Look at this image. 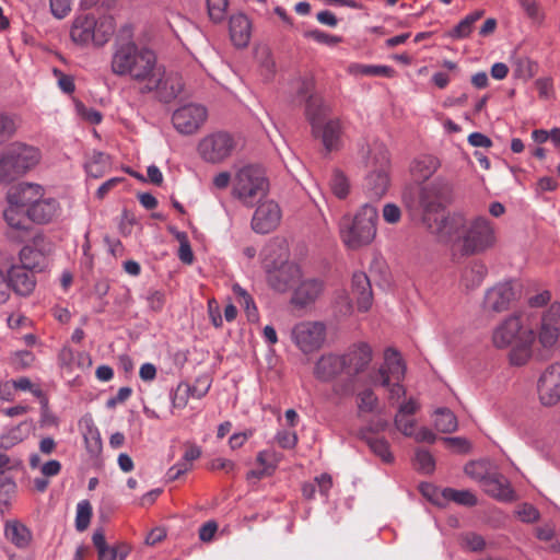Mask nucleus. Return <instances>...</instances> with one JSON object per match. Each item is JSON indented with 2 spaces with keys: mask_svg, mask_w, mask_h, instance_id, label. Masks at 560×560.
I'll use <instances>...</instances> for the list:
<instances>
[{
  "mask_svg": "<svg viewBox=\"0 0 560 560\" xmlns=\"http://www.w3.org/2000/svg\"><path fill=\"white\" fill-rule=\"evenodd\" d=\"M442 186L441 180H434L420 190L419 202L425 229L439 242L451 246L463 256L480 255L494 247L495 228L486 217H476L469 221L459 211L442 213Z\"/></svg>",
  "mask_w": 560,
  "mask_h": 560,
  "instance_id": "obj_1",
  "label": "nucleus"
},
{
  "mask_svg": "<svg viewBox=\"0 0 560 560\" xmlns=\"http://www.w3.org/2000/svg\"><path fill=\"white\" fill-rule=\"evenodd\" d=\"M110 70L116 75H128L137 82L145 83L144 92H152L161 81V68L158 67L155 54L149 48L138 47L133 42L115 46Z\"/></svg>",
  "mask_w": 560,
  "mask_h": 560,
  "instance_id": "obj_2",
  "label": "nucleus"
},
{
  "mask_svg": "<svg viewBox=\"0 0 560 560\" xmlns=\"http://www.w3.org/2000/svg\"><path fill=\"white\" fill-rule=\"evenodd\" d=\"M533 313L520 312L505 317L492 332L493 346L498 349L512 347L509 359L511 364L522 366L532 357V347L536 331L529 325Z\"/></svg>",
  "mask_w": 560,
  "mask_h": 560,
  "instance_id": "obj_3",
  "label": "nucleus"
},
{
  "mask_svg": "<svg viewBox=\"0 0 560 560\" xmlns=\"http://www.w3.org/2000/svg\"><path fill=\"white\" fill-rule=\"evenodd\" d=\"M332 108L320 95H311L305 108V117L311 125L312 133L320 139L327 152L337 151L342 145L343 126L339 118H330Z\"/></svg>",
  "mask_w": 560,
  "mask_h": 560,
  "instance_id": "obj_4",
  "label": "nucleus"
},
{
  "mask_svg": "<svg viewBox=\"0 0 560 560\" xmlns=\"http://www.w3.org/2000/svg\"><path fill=\"white\" fill-rule=\"evenodd\" d=\"M269 178L260 164H245L238 167L232 182L231 195L243 206L253 208L269 191Z\"/></svg>",
  "mask_w": 560,
  "mask_h": 560,
  "instance_id": "obj_5",
  "label": "nucleus"
},
{
  "mask_svg": "<svg viewBox=\"0 0 560 560\" xmlns=\"http://www.w3.org/2000/svg\"><path fill=\"white\" fill-rule=\"evenodd\" d=\"M37 148L12 142L0 151V184L10 185L32 171L40 161Z\"/></svg>",
  "mask_w": 560,
  "mask_h": 560,
  "instance_id": "obj_6",
  "label": "nucleus"
},
{
  "mask_svg": "<svg viewBox=\"0 0 560 560\" xmlns=\"http://www.w3.org/2000/svg\"><path fill=\"white\" fill-rule=\"evenodd\" d=\"M406 375V364L397 350L387 348L384 351V362L370 374L373 385L382 386L388 390V400L394 404L406 395L402 381Z\"/></svg>",
  "mask_w": 560,
  "mask_h": 560,
  "instance_id": "obj_7",
  "label": "nucleus"
},
{
  "mask_svg": "<svg viewBox=\"0 0 560 560\" xmlns=\"http://www.w3.org/2000/svg\"><path fill=\"white\" fill-rule=\"evenodd\" d=\"M377 210L365 203L357 212L352 221L343 220L340 226L341 238L350 249L369 245L376 235Z\"/></svg>",
  "mask_w": 560,
  "mask_h": 560,
  "instance_id": "obj_8",
  "label": "nucleus"
},
{
  "mask_svg": "<svg viewBox=\"0 0 560 560\" xmlns=\"http://www.w3.org/2000/svg\"><path fill=\"white\" fill-rule=\"evenodd\" d=\"M236 148L234 137L226 131L207 135L198 143L200 158L211 164H219L229 159Z\"/></svg>",
  "mask_w": 560,
  "mask_h": 560,
  "instance_id": "obj_9",
  "label": "nucleus"
},
{
  "mask_svg": "<svg viewBox=\"0 0 560 560\" xmlns=\"http://www.w3.org/2000/svg\"><path fill=\"white\" fill-rule=\"evenodd\" d=\"M388 163L389 159L386 149L382 145H376L373 149V163L366 161V164H373L377 167L369 173L364 183L365 194L372 200L381 199L387 191L389 184Z\"/></svg>",
  "mask_w": 560,
  "mask_h": 560,
  "instance_id": "obj_10",
  "label": "nucleus"
},
{
  "mask_svg": "<svg viewBox=\"0 0 560 560\" xmlns=\"http://www.w3.org/2000/svg\"><path fill=\"white\" fill-rule=\"evenodd\" d=\"M264 269L270 288L280 293L289 291L302 278L301 268L290 261H282L280 265H277L276 261H269L265 258Z\"/></svg>",
  "mask_w": 560,
  "mask_h": 560,
  "instance_id": "obj_11",
  "label": "nucleus"
},
{
  "mask_svg": "<svg viewBox=\"0 0 560 560\" xmlns=\"http://www.w3.org/2000/svg\"><path fill=\"white\" fill-rule=\"evenodd\" d=\"M104 27L105 25L103 23L97 24L92 15L79 16L73 22L70 36L73 42L82 45L93 42L101 46L109 39L114 32L110 25L103 30Z\"/></svg>",
  "mask_w": 560,
  "mask_h": 560,
  "instance_id": "obj_12",
  "label": "nucleus"
},
{
  "mask_svg": "<svg viewBox=\"0 0 560 560\" xmlns=\"http://www.w3.org/2000/svg\"><path fill=\"white\" fill-rule=\"evenodd\" d=\"M291 338L303 353H312L323 346L326 326L320 322H301L292 328Z\"/></svg>",
  "mask_w": 560,
  "mask_h": 560,
  "instance_id": "obj_13",
  "label": "nucleus"
},
{
  "mask_svg": "<svg viewBox=\"0 0 560 560\" xmlns=\"http://www.w3.org/2000/svg\"><path fill=\"white\" fill-rule=\"evenodd\" d=\"M208 113L199 104H186L177 108L172 115L174 128L182 135L189 136L197 132L205 124Z\"/></svg>",
  "mask_w": 560,
  "mask_h": 560,
  "instance_id": "obj_14",
  "label": "nucleus"
},
{
  "mask_svg": "<svg viewBox=\"0 0 560 560\" xmlns=\"http://www.w3.org/2000/svg\"><path fill=\"white\" fill-rule=\"evenodd\" d=\"M516 294L517 293L513 281H500L486 290L482 301V308L486 312H505L515 302Z\"/></svg>",
  "mask_w": 560,
  "mask_h": 560,
  "instance_id": "obj_15",
  "label": "nucleus"
},
{
  "mask_svg": "<svg viewBox=\"0 0 560 560\" xmlns=\"http://www.w3.org/2000/svg\"><path fill=\"white\" fill-rule=\"evenodd\" d=\"M536 339L544 349H552L560 339V303L551 304L540 317Z\"/></svg>",
  "mask_w": 560,
  "mask_h": 560,
  "instance_id": "obj_16",
  "label": "nucleus"
},
{
  "mask_svg": "<svg viewBox=\"0 0 560 560\" xmlns=\"http://www.w3.org/2000/svg\"><path fill=\"white\" fill-rule=\"evenodd\" d=\"M539 401L544 406H555L560 401V362L549 364L537 381Z\"/></svg>",
  "mask_w": 560,
  "mask_h": 560,
  "instance_id": "obj_17",
  "label": "nucleus"
},
{
  "mask_svg": "<svg viewBox=\"0 0 560 560\" xmlns=\"http://www.w3.org/2000/svg\"><path fill=\"white\" fill-rule=\"evenodd\" d=\"M345 374L350 377L363 373L373 359V350L366 342L360 341L351 345L341 354Z\"/></svg>",
  "mask_w": 560,
  "mask_h": 560,
  "instance_id": "obj_18",
  "label": "nucleus"
},
{
  "mask_svg": "<svg viewBox=\"0 0 560 560\" xmlns=\"http://www.w3.org/2000/svg\"><path fill=\"white\" fill-rule=\"evenodd\" d=\"M281 209L273 200H265L254 212L252 219V229L259 234H267L273 231L280 223Z\"/></svg>",
  "mask_w": 560,
  "mask_h": 560,
  "instance_id": "obj_19",
  "label": "nucleus"
},
{
  "mask_svg": "<svg viewBox=\"0 0 560 560\" xmlns=\"http://www.w3.org/2000/svg\"><path fill=\"white\" fill-rule=\"evenodd\" d=\"M40 197H43V187L40 185L23 183L9 189L7 202L28 210Z\"/></svg>",
  "mask_w": 560,
  "mask_h": 560,
  "instance_id": "obj_20",
  "label": "nucleus"
},
{
  "mask_svg": "<svg viewBox=\"0 0 560 560\" xmlns=\"http://www.w3.org/2000/svg\"><path fill=\"white\" fill-rule=\"evenodd\" d=\"M82 435L85 444V450L95 464L101 462L103 452V441L98 428L95 425L92 417L85 416L81 422Z\"/></svg>",
  "mask_w": 560,
  "mask_h": 560,
  "instance_id": "obj_21",
  "label": "nucleus"
},
{
  "mask_svg": "<svg viewBox=\"0 0 560 560\" xmlns=\"http://www.w3.org/2000/svg\"><path fill=\"white\" fill-rule=\"evenodd\" d=\"M481 488L487 494L499 501L508 502L515 499V492L512 489L509 479L504 475L494 470H492L485 479Z\"/></svg>",
  "mask_w": 560,
  "mask_h": 560,
  "instance_id": "obj_22",
  "label": "nucleus"
},
{
  "mask_svg": "<svg viewBox=\"0 0 560 560\" xmlns=\"http://www.w3.org/2000/svg\"><path fill=\"white\" fill-rule=\"evenodd\" d=\"M298 283L291 302L300 307L314 303L324 291V282L316 278L300 280Z\"/></svg>",
  "mask_w": 560,
  "mask_h": 560,
  "instance_id": "obj_23",
  "label": "nucleus"
},
{
  "mask_svg": "<svg viewBox=\"0 0 560 560\" xmlns=\"http://www.w3.org/2000/svg\"><path fill=\"white\" fill-rule=\"evenodd\" d=\"M341 373L345 374L341 355L334 353L322 355L314 368L315 377L322 382H329Z\"/></svg>",
  "mask_w": 560,
  "mask_h": 560,
  "instance_id": "obj_24",
  "label": "nucleus"
},
{
  "mask_svg": "<svg viewBox=\"0 0 560 560\" xmlns=\"http://www.w3.org/2000/svg\"><path fill=\"white\" fill-rule=\"evenodd\" d=\"M8 279L10 289L21 296L30 295L33 292L36 284V280L33 272L19 266H12L9 269Z\"/></svg>",
  "mask_w": 560,
  "mask_h": 560,
  "instance_id": "obj_25",
  "label": "nucleus"
},
{
  "mask_svg": "<svg viewBox=\"0 0 560 560\" xmlns=\"http://www.w3.org/2000/svg\"><path fill=\"white\" fill-rule=\"evenodd\" d=\"M352 294L357 298L358 308L366 312L372 306L373 294L369 277L362 272H354L351 281Z\"/></svg>",
  "mask_w": 560,
  "mask_h": 560,
  "instance_id": "obj_26",
  "label": "nucleus"
},
{
  "mask_svg": "<svg viewBox=\"0 0 560 560\" xmlns=\"http://www.w3.org/2000/svg\"><path fill=\"white\" fill-rule=\"evenodd\" d=\"M60 207L55 198H38L27 210L31 222L44 224L50 222L58 213Z\"/></svg>",
  "mask_w": 560,
  "mask_h": 560,
  "instance_id": "obj_27",
  "label": "nucleus"
},
{
  "mask_svg": "<svg viewBox=\"0 0 560 560\" xmlns=\"http://www.w3.org/2000/svg\"><path fill=\"white\" fill-rule=\"evenodd\" d=\"M230 36L236 47L247 46L250 38V22L243 13L230 18Z\"/></svg>",
  "mask_w": 560,
  "mask_h": 560,
  "instance_id": "obj_28",
  "label": "nucleus"
},
{
  "mask_svg": "<svg viewBox=\"0 0 560 560\" xmlns=\"http://www.w3.org/2000/svg\"><path fill=\"white\" fill-rule=\"evenodd\" d=\"M488 275V268L481 260L470 261L463 270L460 276V283L467 290L478 288Z\"/></svg>",
  "mask_w": 560,
  "mask_h": 560,
  "instance_id": "obj_29",
  "label": "nucleus"
},
{
  "mask_svg": "<svg viewBox=\"0 0 560 560\" xmlns=\"http://www.w3.org/2000/svg\"><path fill=\"white\" fill-rule=\"evenodd\" d=\"M4 536L19 549L27 548L32 540L31 530L16 520L5 522Z\"/></svg>",
  "mask_w": 560,
  "mask_h": 560,
  "instance_id": "obj_30",
  "label": "nucleus"
},
{
  "mask_svg": "<svg viewBox=\"0 0 560 560\" xmlns=\"http://www.w3.org/2000/svg\"><path fill=\"white\" fill-rule=\"evenodd\" d=\"M374 429L366 428L361 431L360 435L362 440L366 442L370 450L378 456L384 463H392L394 460V456L389 450V443L384 438H377L372 435Z\"/></svg>",
  "mask_w": 560,
  "mask_h": 560,
  "instance_id": "obj_31",
  "label": "nucleus"
},
{
  "mask_svg": "<svg viewBox=\"0 0 560 560\" xmlns=\"http://www.w3.org/2000/svg\"><path fill=\"white\" fill-rule=\"evenodd\" d=\"M439 165V160L433 155H420L413 160L410 172L417 180H427L435 173Z\"/></svg>",
  "mask_w": 560,
  "mask_h": 560,
  "instance_id": "obj_32",
  "label": "nucleus"
},
{
  "mask_svg": "<svg viewBox=\"0 0 560 560\" xmlns=\"http://www.w3.org/2000/svg\"><path fill=\"white\" fill-rule=\"evenodd\" d=\"M3 218L7 224L16 231L25 232L31 226V218H28L27 210L16 205L8 203V207L3 210Z\"/></svg>",
  "mask_w": 560,
  "mask_h": 560,
  "instance_id": "obj_33",
  "label": "nucleus"
},
{
  "mask_svg": "<svg viewBox=\"0 0 560 560\" xmlns=\"http://www.w3.org/2000/svg\"><path fill=\"white\" fill-rule=\"evenodd\" d=\"M164 77V71L161 69V81L159 86L154 88L153 91L158 92L161 101L168 103L176 98L183 90V83L178 78Z\"/></svg>",
  "mask_w": 560,
  "mask_h": 560,
  "instance_id": "obj_34",
  "label": "nucleus"
},
{
  "mask_svg": "<svg viewBox=\"0 0 560 560\" xmlns=\"http://www.w3.org/2000/svg\"><path fill=\"white\" fill-rule=\"evenodd\" d=\"M20 261L21 265L19 267H23L28 271L40 270L45 256L42 250L37 249L32 245L24 246L20 252Z\"/></svg>",
  "mask_w": 560,
  "mask_h": 560,
  "instance_id": "obj_35",
  "label": "nucleus"
},
{
  "mask_svg": "<svg viewBox=\"0 0 560 560\" xmlns=\"http://www.w3.org/2000/svg\"><path fill=\"white\" fill-rule=\"evenodd\" d=\"M315 82L313 78L310 77H299L293 79L290 82L291 94L294 98L301 100L305 102V106L307 105V100L311 95H316L314 93Z\"/></svg>",
  "mask_w": 560,
  "mask_h": 560,
  "instance_id": "obj_36",
  "label": "nucleus"
},
{
  "mask_svg": "<svg viewBox=\"0 0 560 560\" xmlns=\"http://www.w3.org/2000/svg\"><path fill=\"white\" fill-rule=\"evenodd\" d=\"M434 427L442 433H452L456 431L457 418L448 408H438L434 411Z\"/></svg>",
  "mask_w": 560,
  "mask_h": 560,
  "instance_id": "obj_37",
  "label": "nucleus"
},
{
  "mask_svg": "<svg viewBox=\"0 0 560 560\" xmlns=\"http://www.w3.org/2000/svg\"><path fill=\"white\" fill-rule=\"evenodd\" d=\"M444 504L446 502H455L465 506H474L477 503L476 495L469 490H456L453 488H444L441 491Z\"/></svg>",
  "mask_w": 560,
  "mask_h": 560,
  "instance_id": "obj_38",
  "label": "nucleus"
},
{
  "mask_svg": "<svg viewBox=\"0 0 560 560\" xmlns=\"http://www.w3.org/2000/svg\"><path fill=\"white\" fill-rule=\"evenodd\" d=\"M350 71L355 74H361V75H366V77H386V78L392 77L394 73V69L388 66L361 65V63L351 65Z\"/></svg>",
  "mask_w": 560,
  "mask_h": 560,
  "instance_id": "obj_39",
  "label": "nucleus"
},
{
  "mask_svg": "<svg viewBox=\"0 0 560 560\" xmlns=\"http://www.w3.org/2000/svg\"><path fill=\"white\" fill-rule=\"evenodd\" d=\"M232 291L235 296L236 302L245 308L247 316L249 319L257 316V307L254 303L250 294L242 288L238 283H234L232 285Z\"/></svg>",
  "mask_w": 560,
  "mask_h": 560,
  "instance_id": "obj_40",
  "label": "nucleus"
},
{
  "mask_svg": "<svg viewBox=\"0 0 560 560\" xmlns=\"http://www.w3.org/2000/svg\"><path fill=\"white\" fill-rule=\"evenodd\" d=\"M464 471L467 476L478 481L481 487L482 482H485V479L490 475L492 470H490L488 462L477 460L466 464Z\"/></svg>",
  "mask_w": 560,
  "mask_h": 560,
  "instance_id": "obj_41",
  "label": "nucleus"
},
{
  "mask_svg": "<svg viewBox=\"0 0 560 560\" xmlns=\"http://www.w3.org/2000/svg\"><path fill=\"white\" fill-rule=\"evenodd\" d=\"M281 454L275 450H264L257 454L256 462L268 474H272L281 460Z\"/></svg>",
  "mask_w": 560,
  "mask_h": 560,
  "instance_id": "obj_42",
  "label": "nucleus"
},
{
  "mask_svg": "<svg viewBox=\"0 0 560 560\" xmlns=\"http://www.w3.org/2000/svg\"><path fill=\"white\" fill-rule=\"evenodd\" d=\"M229 0H207L208 15L213 23H222L228 13Z\"/></svg>",
  "mask_w": 560,
  "mask_h": 560,
  "instance_id": "obj_43",
  "label": "nucleus"
},
{
  "mask_svg": "<svg viewBox=\"0 0 560 560\" xmlns=\"http://www.w3.org/2000/svg\"><path fill=\"white\" fill-rule=\"evenodd\" d=\"M92 516V506L89 501H80L77 505L75 528L83 532L88 528Z\"/></svg>",
  "mask_w": 560,
  "mask_h": 560,
  "instance_id": "obj_44",
  "label": "nucleus"
},
{
  "mask_svg": "<svg viewBox=\"0 0 560 560\" xmlns=\"http://www.w3.org/2000/svg\"><path fill=\"white\" fill-rule=\"evenodd\" d=\"M378 398L371 388L358 394V409L360 412H372L376 408Z\"/></svg>",
  "mask_w": 560,
  "mask_h": 560,
  "instance_id": "obj_45",
  "label": "nucleus"
},
{
  "mask_svg": "<svg viewBox=\"0 0 560 560\" xmlns=\"http://www.w3.org/2000/svg\"><path fill=\"white\" fill-rule=\"evenodd\" d=\"M190 385L187 383H179L176 388H174L171 394V401L173 408L182 409L184 408L189 399Z\"/></svg>",
  "mask_w": 560,
  "mask_h": 560,
  "instance_id": "obj_46",
  "label": "nucleus"
},
{
  "mask_svg": "<svg viewBox=\"0 0 560 560\" xmlns=\"http://www.w3.org/2000/svg\"><path fill=\"white\" fill-rule=\"evenodd\" d=\"M306 38L313 39L318 44H323L326 46H335L341 42V37L336 35H330L320 30H310L304 33Z\"/></svg>",
  "mask_w": 560,
  "mask_h": 560,
  "instance_id": "obj_47",
  "label": "nucleus"
},
{
  "mask_svg": "<svg viewBox=\"0 0 560 560\" xmlns=\"http://www.w3.org/2000/svg\"><path fill=\"white\" fill-rule=\"evenodd\" d=\"M330 187L332 189V192L338 198H345L348 195V191H349L348 179L339 171L334 172L331 179H330Z\"/></svg>",
  "mask_w": 560,
  "mask_h": 560,
  "instance_id": "obj_48",
  "label": "nucleus"
},
{
  "mask_svg": "<svg viewBox=\"0 0 560 560\" xmlns=\"http://www.w3.org/2000/svg\"><path fill=\"white\" fill-rule=\"evenodd\" d=\"M416 463L418 468L425 474L432 472L435 466L433 456L425 450L416 452Z\"/></svg>",
  "mask_w": 560,
  "mask_h": 560,
  "instance_id": "obj_49",
  "label": "nucleus"
},
{
  "mask_svg": "<svg viewBox=\"0 0 560 560\" xmlns=\"http://www.w3.org/2000/svg\"><path fill=\"white\" fill-rule=\"evenodd\" d=\"M394 424L405 436L413 435V430H416V420L409 417H402L401 415H395Z\"/></svg>",
  "mask_w": 560,
  "mask_h": 560,
  "instance_id": "obj_50",
  "label": "nucleus"
},
{
  "mask_svg": "<svg viewBox=\"0 0 560 560\" xmlns=\"http://www.w3.org/2000/svg\"><path fill=\"white\" fill-rule=\"evenodd\" d=\"M526 15L534 22L540 23L542 21V13L539 10V7L536 0H517Z\"/></svg>",
  "mask_w": 560,
  "mask_h": 560,
  "instance_id": "obj_51",
  "label": "nucleus"
},
{
  "mask_svg": "<svg viewBox=\"0 0 560 560\" xmlns=\"http://www.w3.org/2000/svg\"><path fill=\"white\" fill-rule=\"evenodd\" d=\"M275 439L279 446L287 450L294 448L299 441L296 433L288 430L278 431Z\"/></svg>",
  "mask_w": 560,
  "mask_h": 560,
  "instance_id": "obj_52",
  "label": "nucleus"
},
{
  "mask_svg": "<svg viewBox=\"0 0 560 560\" xmlns=\"http://www.w3.org/2000/svg\"><path fill=\"white\" fill-rule=\"evenodd\" d=\"M16 130L15 121L12 117L0 113V142L11 138Z\"/></svg>",
  "mask_w": 560,
  "mask_h": 560,
  "instance_id": "obj_53",
  "label": "nucleus"
},
{
  "mask_svg": "<svg viewBox=\"0 0 560 560\" xmlns=\"http://www.w3.org/2000/svg\"><path fill=\"white\" fill-rule=\"evenodd\" d=\"M129 552L127 546L107 547L103 552L101 551L100 560H125Z\"/></svg>",
  "mask_w": 560,
  "mask_h": 560,
  "instance_id": "obj_54",
  "label": "nucleus"
},
{
  "mask_svg": "<svg viewBox=\"0 0 560 560\" xmlns=\"http://www.w3.org/2000/svg\"><path fill=\"white\" fill-rule=\"evenodd\" d=\"M50 11L57 19H63L71 11L72 0H49Z\"/></svg>",
  "mask_w": 560,
  "mask_h": 560,
  "instance_id": "obj_55",
  "label": "nucleus"
},
{
  "mask_svg": "<svg viewBox=\"0 0 560 560\" xmlns=\"http://www.w3.org/2000/svg\"><path fill=\"white\" fill-rule=\"evenodd\" d=\"M316 487L318 488V491L320 495L324 498V500L328 499L329 491L332 487V478L328 474H322L318 477L315 478Z\"/></svg>",
  "mask_w": 560,
  "mask_h": 560,
  "instance_id": "obj_56",
  "label": "nucleus"
},
{
  "mask_svg": "<svg viewBox=\"0 0 560 560\" xmlns=\"http://www.w3.org/2000/svg\"><path fill=\"white\" fill-rule=\"evenodd\" d=\"M420 409V404L418 399L413 397H409L407 400L401 402L398 407L396 415H401L402 417H409L415 415Z\"/></svg>",
  "mask_w": 560,
  "mask_h": 560,
  "instance_id": "obj_57",
  "label": "nucleus"
},
{
  "mask_svg": "<svg viewBox=\"0 0 560 560\" xmlns=\"http://www.w3.org/2000/svg\"><path fill=\"white\" fill-rule=\"evenodd\" d=\"M12 386L15 389H20V390H24V392L30 390L36 397H40L43 395L42 389H39L38 387L34 388L31 380L25 376L19 377L16 380H12Z\"/></svg>",
  "mask_w": 560,
  "mask_h": 560,
  "instance_id": "obj_58",
  "label": "nucleus"
},
{
  "mask_svg": "<svg viewBox=\"0 0 560 560\" xmlns=\"http://www.w3.org/2000/svg\"><path fill=\"white\" fill-rule=\"evenodd\" d=\"M210 386L211 383L207 378L196 380V384L194 386H190L189 397H194L197 399L202 398L209 392Z\"/></svg>",
  "mask_w": 560,
  "mask_h": 560,
  "instance_id": "obj_59",
  "label": "nucleus"
},
{
  "mask_svg": "<svg viewBox=\"0 0 560 560\" xmlns=\"http://www.w3.org/2000/svg\"><path fill=\"white\" fill-rule=\"evenodd\" d=\"M401 211L395 203H386L383 208V218L387 223L395 224L400 220Z\"/></svg>",
  "mask_w": 560,
  "mask_h": 560,
  "instance_id": "obj_60",
  "label": "nucleus"
},
{
  "mask_svg": "<svg viewBox=\"0 0 560 560\" xmlns=\"http://www.w3.org/2000/svg\"><path fill=\"white\" fill-rule=\"evenodd\" d=\"M472 26L465 18L451 31L450 35L453 38L462 39L469 36Z\"/></svg>",
  "mask_w": 560,
  "mask_h": 560,
  "instance_id": "obj_61",
  "label": "nucleus"
},
{
  "mask_svg": "<svg viewBox=\"0 0 560 560\" xmlns=\"http://www.w3.org/2000/svg\"><path fill=\"white\" fill-rule=\"evenodd\" d=\"M421 491L430 501L439 506H443V497H441V489H438L431 485H422Z\"/></svg>",
  "mask_w": 560,
  "mask_h": 560,
  "instance_id": "obj_62",
  "label": "nucleus"
},
{
  "mask_svg": "<svg viewBox=\"0 0 560 560\" xmlns=\"http://www.w3.org/2000/svg\"><path fill=\"white\" fill-rule=\"evenodd\" d=\"M517 514L523 522L527 523L535 522L539 517L538 510L532 504H523L518 509Z\"/></svg>",
  "mask_w": 560,
  "mask_h": 560,
  "instance_id": "obj_63",
  "label": "nucleus"
},
{
  "mask_svg": "<svg viewBox=\"0 0 560 560\" xmlns=\"http://www.w3.org/2000/svg\"><path fill=\"white\" fill-rule=\"evenodd\" d=\"M468 143L476 148H490L492 141L481 132H472L468 136Z\"/></svg>",
  "mask_w": 560,
  "mask_h": 560,
  "instance_id": "obj_64",
  "label": "nucleus"
}]
</instances>
